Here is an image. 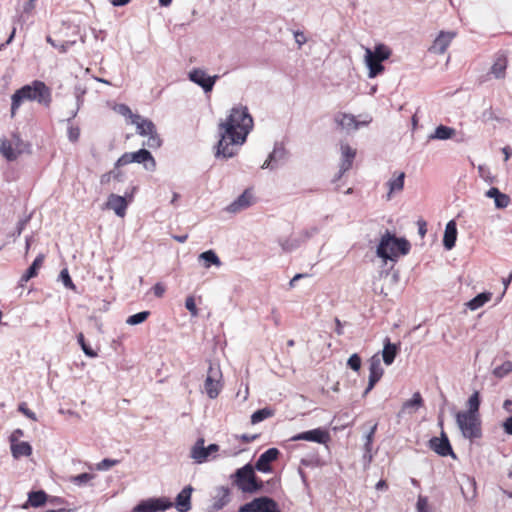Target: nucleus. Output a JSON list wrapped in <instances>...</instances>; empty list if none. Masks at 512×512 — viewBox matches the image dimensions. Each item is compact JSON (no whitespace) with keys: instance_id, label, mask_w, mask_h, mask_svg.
I'll list each match as a JSON object with an SVG mask.
<instances>
[{"instance_id":"9b49d317","label":"nucleus","mask_w":512,"mask_h":512,"mask_svg":"<svg viewBox=\"0 0 512 512\" xmlns=\"http://www.w3.org/2000/svg\"><path fill=\"white\" fill-rule=\"evenodd\" d=\"M290 441H309V442H315L318 444L327 445L330 440L331 436L329 431L326 428L323 427H317L311 430L303 431L298 434H295L292 436Z\"/></svg>"},{"instance_id":"13d9d810","label":"nucleus","mask_w":512,"mask_h":512,"mask_svg":"<svg viewBox=\"0 0 512 512\" xmlns=\"http://www.w3.org/2000/svg\"><path fill=\"white\" fill-rule=\"evenodd\" d=\"M75 98H76V106L80 108L84 102V95L86 93V90L82 88L81 86L75 87Z\"/></svg>"},{"instance_id":"423d86ee","label":"nucleus","mask_w":512,"mask_h":512,"mask_svg":"<svg viewBox=\"0 0 512 512\" xmlns=\"http://www.w3.org/2000/svg\"><path fill=\"white\" fill-rule=\"evenodd\" d=\"M130 163L142 164L144 169L150 172L155 171L157 166L152 153L145 148H141L135 152L124 153L117 159L116 167H123Z\"/></svg>"},{"instance_id":"4468645a","label":"nucleus","mask_w":512,"mask_h":512,"mask_svg":"<svg viewBox=\"0 0 512 512\" xmlns=\"http://www.w3.org/2000/svg\"><path fill=\"white\" fill-rule=\"evenodd\" d=\"M288 158V151L282 142L274 144L273 151L268 155L267 159L261 166L262 169L275 170L283 165Z\"/></svg>"},{"instance_id":"c756f323","label":"nucleus","mask_w":512,"mask_h":512,"mask_svg":"<svg viewBox=\"0 0 512 512\" xmlns=\"http://www.w3.org/2000/svg\"><path fill=\"white\" fill-rule=\"evenodd\" d=\"M455 133L454 128L441 124L428 136V140H448L451 139Z\"/></svg>"},{"instance_id":"473e14b6","label":"nucleus","mask_w":512,"mask_h":512,"mask_svg":"<svg viewBox=\"0 0 512 512\" xmlns=\"http://www.w3.org/2000/svg\"><path fill=\"white\" fill-rule=\"evenodd\" d=\"M199 260L203 262L205 268H210L212 265L220 266L221 261L214 250H207L199 255Z\"/></svg>"},{"instance_id":"a878e982","label":"nucleus","mask_w":512,"mask_h":512,"mask_svg":"<svg viewBox=\"0 0 512 512\" xmlns=\"http://www.w3.org/2000/svg\"><path fill=\"white\" fill-rule=\"evenodd\" d=\"M485 195L486 197L494 200V204L497 209H504L511 202L509 195L501 192L497 187H491L486 191Z\"/></svg>"},{"instance_id":"72a5a7b5","label":"nucleus","mask_w":512,"mask_h":512,"mask_svg":"<svg viewBox=\"0 0 512 512\" xmlns=\"http://www.w3.org/2000/svg\"><path fill=\"white\" fill-rule=\"evenodd\" d=\"M424 400L420 392H415L412 397L406 400L402 405V411L407 412L410 409H419L423 407Z\"/></svg>"},{"instance_id":"e2e57ef3","label":"nucleus","mask_w":512,"mask_h":512,"mask_svg":"<svg viewBox=\"0 0 512 512\" xmlns=\"http://www.w3.org/2000/svg\"><path fill=\"white\" fill-rule=\"evenodd\" d=\"M165 290H166V289H165V286H164L162 283H160V282L156 283V284L152 287V291H153L154 295H155L156 297H158V298H160V297H162V296L164 295Z\"/></svg>"},{"instance_id":"6e6552de","label":"nucleus","mask_w":512,"mask_h":512,"mask_svg":"<svg viewBox=\"0 0 512 512\" xmlns=\"http://www.w3.org/2000/svg\"><path fill=\"white\" fill-rule=\"evenodd\" d=\"M171 507H173V503L165 496L150 497L140 500L132 508V512H165Z\"/></svg>"},{"instance_id":"4c0bfd02","label":"nucleus","mask_w":512,"mask_h":512,"mask_svg":"<svg viewBox=\"0 0 512 512\" xmlns=\"http://www.w3.org/2000/svg\"><path fill=\"white\" fill-rule=\"evenodd\" d=\"M405 173L400 172L396 178L390 179L387 182L389 187L388 199H390L391 194L396 191H401L404 187Z\"/></svg>"},{"instance_id":"3c124183","label":"nucleus","mask_w":512,"mask_h":512,"mask_svg":"<svg viewBox=\"0 0 512 512\" xmlns=\"http://www.w3.org/2000/svg\"><path fill=\"white\" fill-rule=\"evenodd\" d=\"M119 463V460L117 459H110V458H104L102 461L96 464V470L98 471H107L111 467L117 465Z\"/></svg>"},{"instance_id":"8fccbe9b","label":"nucleus","mask_w":512,"mask_h":512,"mask_svg":"<svg viewBox=\"0 0 512 512\" xmlns=\"http://www.w3.org/2000/svg\"><path fill=\"white\" fill-rule=\"evenodd\" d=\"M43 262H44V255L43 254H39V255L36 256V258L33 260L31 265L26 270H28L29 272H31L32 274L37 276L39 269L43 265Z\"/></svg>"},{"instance_id":"052dcab7","label":"nucleus","mask_w":512,"mask_h":512,"mask_svg":"<svg viewBox=\"0 0 512 512\" xmlns=\"http://www.w3.org/2000/svg\"><path fill=\"white\" fill-rule=\"evenodd\" d=\"M112 179L117 182L124 181V173L120 170V167H116V162L114 163V168L111 170Z\"/></svg>"},{"instance_id":"f8f14e48","label":"nucleus","mask_w":512,"mask_h":512,"mask_svg":"<svg viewBox=\"0 0 512 512\" xmlns=\"http://www.w3.org/2000/svg\"><path fill=\"white\" fill-rule=\"evenodd\" d=\"M188 79L201 87L205 93H209L213 90L216 81L219 79L218 75L210 76L205 70L201 68H193L188 73Z\"/></svg>"},{"instance_id":"5fc2aeb1","label":"nucleus","mask_w":512,"mask_h":512,"mask_svg":"<svg viewBox=\"0 0 512 512\" xmlns=\"http://www.w3.org/2000/svg\"><path fill=\"white\" fill-rule=\"evenodd\" d=\"M17 410L22 413L23 415H25L27 418H29L30 420H33V421H37V416L36 414L30 410L28 408V405L26 402H20L18 404V408Z\"/></svg>"},{"instance_id":"c03bdc74","label":"nucleus","mask_w":512,"mask_h":512,"mask_svg":"<svg viewBox=\"0 0 512 512\" xmlns=\"http://www.w3.org/2000/svg\"><path fill=\"white\" fill-rule=\"evenodd\" d=\"M46 41L61 53H66L75 44V41H64L60 43L55 41L51 36H47Z\"/></svg>"},{"instance_id":"a18cd8bd","label":"nucleus","mask_w":512,"mask_h":512,"mask_svg":"<svg viewBox=\"0 0 512 512\" xmlns=\"http://www.w3.org/2000/svg\"><path fill=\"white\" fill-rule=\"evenodd\" d=\"M58 280L61 281L65 288L75 291L76 286L72 281V278L69 274V271L67 268H64L60 271Z\"/></svg>"},{"instance_id":"ea45409f","label":"nucleus","mask_w":512,"mask_h":512,"mask_svg":"<svg viewBox=\"0 0 512 512\" xmlns=\"http://www.w3.org/2000/svg\"><path fill=\"white\" fill-rule=\"evenodd\" d=\"M374 58H377L381 62L387 60L391 56V50L385 44H377L372 50Z\"/></svg>"},{"instance_id":"20e7f679","label":"nucleus","mask_w":512,"mask_h":512,"mask_svg":"<svg viewBox=\"0 0 512 512\" xmlns=\"http://www.w3.org/2000/svg\"><path fill=\"white\" fill-rule=\"evenodd\" d=\"M231 478L233 479V483L243 493L255 494L264 489L265 483L255 474L251 463H247L241 468H238Z\"/></svg>"},{"instance_id":"9d476101","label":"nucleus","mask_w":512,"mask_h":512,"mask_svg":"<svg viewBox=\"0 0 512 512\" xmlns=\"http://www.w3.org/2000/svg\"><path fill=\"white\" fill-rule=\"evenodd\" d=\"M221 378L222 373L219 366L210 364L204 382L205 392L210 399H215L218 397L222 389Z\"/></svg>"},{"instance_id":"dca6fc26","label":"nucleus","mask_w":512,"mask_h":512,"mask_svg":"<svg viewBox=\"0 0 512 512\" xmlns=\"http://www.w3.org/2000/svg\"><path fill=\"white\" fill-rule=\"evenodd\" d=\"M384 373V370L381 366V357L380 353L374 354L369 359V380L366 389L363 392V397H365L380 381Z\"/></svg>"},{"instance_id":"c9c22d12","label":"nucleus","mask_w":512,"mask_h":512,"mask_svg":"<svg viewBox=\"0 0 512 512\" xmlns=\"http://www.w3.org/2000/svg\"><path fill=\"white\" fill-rule=\"evenodd\" d=\"M481 395L479 391H474L467 400L468 409L465 411L466 413L480 415L479 409L481 405Z\"/></svg>"},{"instance_id":"4d7b16f0","label":"nucleus","mask_w":512,"mask_h":512,"mask_svg":"<svg viewBox=\"0 0 512 512\" xmlns=\"http://www.w3.org/2000/svg\"><path fill=\"white\" fill-rule=\"evenodd\" d=\"M185 308L191 313L192 316L198 315V309L194 297L189 296L186 298Z\"/></svg>"},{"instance_id":"7c9ffc66","label":"nucleus","mask_w":512,"mask_h":512,"mask_svg":"<svg viewBox=\"0 0 512 512\" xmlns=\"http://www.w3.org/2000/svg\"><path fill=\"white\" fill-rule=\"evenodd\" d=\"M48 500V494L44 490L30 491L28 493L27 503L34 507H42Z\"/></svg>"},{"instance_id":"79ce46f5","label":"nucleus","mask_w":512,"mask_h":512,"mask_svg":"<svg viewBox=\"0 0 512 512\" xmlns=\"http://www.w3.org/2000/svg\"><path fill=\"white\" fill-rule=\"evenodd\" d=\"M149 315H150V311H147V310L140 311L138 313L130 315L126 319V324L131 325V326L139 325V324L145 322L147 320V318L149 317Z\"/></svg>"},{"instance_id":"f03ea898","label":"nucleus","mask_w":512,"mask_h":512,"mask_svg":"<svg viewBox=\"0 0 512 512\" xmlns=\"http://www.w3.org/2000/svg\"><path fill=\"white\" fill-rule=\"evenodd\" d=\"M36 101L49 107L52 102L51 89L40 80H33L30 84L23 85L11 96V116L13 117L23 101Z\"/></svg>"},{"instance_id":"1a4fd4ad","label":"nucleus","mask_w":512,"mask_h":512,"mask_svg":"<svg viewBox=\"0 0 512 512\" xmlns=\"http://www.w3.org/2000/svg\"><path fill=\"white\" fill-rule=\"evenodd\" d=\"M238 512H280V508L273 498L260 496L241 505Z\"/></svg>"},{"instance_id":"cd10ccee","label":"nucleus","mask_w":512,"mask_h":512,"mask_svg":"<svg viewBox=\"0 0 512 512\" xmlns=\"http://www.w3.org/2000/svg\"><path fill=\"white\" fill-rule=\"evenodd\" d=\"M23 149H14L13 143L6 138H0V153L7 161H15Z\"/></svg>"},{"instance_id":"6ab92c4d","label":"nucleus","mask_w":512,"mask_h":512,"mask_svg":"<svg viewBox=\"0 0 512 512\" xmlns=\"http://www.w3.org/2000/svg\"><path fill=\"white\" fill-rule=\"evenodd\" d=\"M192 492L193 487L191 485H187L177 494L173 506L178 512H188L191 510Z\"/></svg>"},{"instance_id":"bf43d9fd","label":"nucleus","mask_w":512,"mask_h":512,"mask_svg":"<svg viewBox=\"0 0 512 512\" xmlns=\"http://www.w3.org/2000/svg\"><path fill=\"white\" fill-rule=\"evenodd\" d=\"M292 32H293L295 42L297 43L298 47L301 48L307 42V38H306L304 32H302L300 30H295Z\"/></svg>"},{"instance_id":"39448f33","label":"nucleus","mask_w":512,"mask_h":512,"mask_svg":"<svg viewBox=\"0 0 512 512\" xmlns=\"http://www.w3.org/2000/svg\"><path fill=\"white\" fill-rule=\"evenodd\" d=\"M455 418L456 424L464 438L474 440L482 437L480 415L459 411L456 413Z\"/></svg>"},{"instance_id":"7ed1b4c3","label":"nucleus","mask_w":512,"mask_h":512,"mask_svg":"<svg viewBox=\"0 0 512 512\" xmlns=\"http://www.w3.org/2000/svg\"><path fill=\"white\" fill-rule=\"evenodd\" d=\"M410 249L411 244L406 238L397 237L386 230L376 247V255L384 262L396 261L400 255H407Z\"/></svg>"},{"instance_id":"bb28decb","label":"nucleus","mask_w":512,"mask_h":512,"mask_svg":"<svg viewBox=\"0 0 512 512\" xmlns=\"http://www.w3.org/2000/svg\"><path fill=\"white\" fill-rule=\"evenodd\" d=\"M133 124L136 125L137 133L141 136H148L156 131L155 124L146 118H142L140 115H134Z\"/></svg>"},{"instance_id":"4be33fe9","label":"nucleus","mask_w":512,"mask_h":512,"mask_svg":"<svg viewBox=\"0 0 512 512\" xmlns=\"http://www.w3.org/2000/svg\"><path fill=\"white\" fill-rule=\"evenodd\" d=\"M455 36L456 33L453 31H441L434 40L430 50L437 54H443Z\"/></svg>"},{"instance_id":"e433bc0d","label":"nucleus","mask_w":512,"mask_h":512,"mask_svg":"<svg viewBox=\"0 0 512 512\" xmlns=\"http://www.w3.org/2000/svg\"><path fill=\"white\" fill-rule=\"evenodd\" d=\"M278 243L283 252L289 253L299 248L303 243V240H301V238H280Z\"/></svg>"},{"instance_id":"aec40b11","label":"nucleus","mask_w":512,"mask_h":512,"mask_svg":"<svg viewBox=\"0 0 512 512\" xmlns=\"http://www.w3.org/2000/svg\"><path fill=\"white\" fill-rule=\"evenodd\" d=\"M364 61H365L366 67L368 68V77L369 78H375L384 72L383 62H381L377 58H374V56L372 54V49H370V48L365 49Z\"/></svg>"},{"instance_id":"49530a36","label":"nucleus","mask_w":512,"mask_h":512,"mask_svg":"<svg viewBox=\"0 0 512 512\" xmlns=\"http://www.w3.org/2000/svg\"><path fill=\"white\" fill-rule=\"evenodd\" d=\"M510 372H512V361H505L493 370V374L497 378H504Z\"/></svg>"},{"instance_id":"5701e85b","label":"nucleus","mask_w":512,"mask_h":512,"mask_svg":"<svg viewBox=\"0 0 512 512\" xmlns=\"http://www.w3.org/2000/svg\"><path fill=\"white\" fill-rule=\"evenodd\" d=\"M10 450L13 458L15 459L29 457L33 452V448L29 442L16 441L15 439H10Z\"/></svg>"},{"instance_id":"0eeeda50","label":"nucleus","mask_w":512,"mask_h":512,"mask_svg":"<svg viewBox=\"0 0 512 512\" xmlns=\"http://www.w3.org/2000/svg\"><path fill=\"white\" fill-rule=\"evenodd\" d=\"M136 190L137 187L132 186L130 191H125L123 196L111 193L107 198L105 204L106 208L113 210L118 217H124L129 203L132 202L134 198Z\"/></svg>"},{"instance_id":"680f3d73","label":"nucleus","mask_w":512,"mask_h":512,"mask_svg":"<svg viewBox=\"0 0 512 512\" xmlns=\"http://www.w3.org/2000/svg\"><path fill=\"white\" fill-rule=\"evenodd\" d=\"M352 164L353 162L346 161V159H341L340 170L336 179H340L342 175L352 167Z\"/></svg>"},{"instance_id":"a211bd4d","label":"nucleus","mask_w":512,"mask_h":512,"mask_svg":"<svg viewBox=\"0 0 512 512\" xmlns=\"http://www.w3.org/2000/svg\"><path fill=\"white\" fill-rule=\"evenodd\" d=\"M215 495L213 496V503L209 506L208 512H218L223 509L231 500L230 489L226 486L216 488Z\"/></svg>"},{"instance_id":"09e8293b","label":"nucleus","mask_w":512,"mask_h":512,"mask_svg":"<svg viewBox=\"0 0 512 512\" xmlns=\"http://www.w3.org/2000/svg\"><path fill=\"white\" fill-rule=\"evenodd\" d=\"M361 364H362V360H361V357L359 356V354L357 353H353L349 358H348V361H347V366L355 371V372H358L361 368Z\"/></svg>"},{"instance_id":"603ef678","label":"nucleus","mask_w":512,"mask_h":512,"mask_svg":"<svg viewBox=\"0 0 512 512\" xmlns=\"http://www.w3.org/2000/svg\"><path fill=\"white\" fill-rule=\"evenodd\" d=\"M146 145L149 148H153V149H157V148L161 147L162 140H161L160 136L158 135L157 130L154 133H151L148 135V140H147Z\"/></svg>"},{"instance_id":"c85d7f7f","label":"nucleus","mask_w":512,"mask_h":512,"mask_svg":"<svg viewBox=\"0 0 512 512\" xmlns=\"http://www.w3.org/2000/svg\"><path fill=\"white\" fill-rule=\"evenodd\" d=\"M335 121L341 128L347 130H357L360 126V123L352 114H339L335 117Z\"/></svg>"},{"instance_id":"a19ab883","label":"nucleus","mask_w":512,"mask_h":512,"mask_svg":"<svg viewBox=\"0 0 512 512\" xmlns=\"http://www.w3.org/2000/svg\"><path fill=\"white\" fill-rule=\"evenodd\" d=\"M95 477L92 473H81L70 477V482L76 486L82 487L87 485Z\"/></svg>"},{"instance_id":"412c9836","label":"nucleus","mask_w":512,"mask_h":512,"mask_svg":"<svg viewBox=\"0 0 512 512\" xmlns=\"http://www.w3.org/2000/svg\"><path fill=\"white\" fill-rule=\"evenodd\" d=\"M399 352L400 343H392L389 337H385L383 340V349L381 352L383 362L387 366L392 365Z\"/></svg>"},{"instance_id":"2f4dec72","label":"nucleus","mask_w":512,"mask_h":512,"mask_svg":"<svg viewBox=\"0 0 512 512\" xmlns=\"http://www.w3.org/2000/svg\"><path fill=\"white\" fill-rule=\"evenodd\" d=\"M491 296L492 294L490 292L479 293L467 302V307L475 311L485 305L491 299Z\"/></svg>"},{"instance_id":"338daca9","label":"nucleus","mask_w":512,"mask_h":512,"mask_svg":"<svg viewBox=\"0 0 512 512\" xmlns=\"http://www.w3.org/2000/svg\"><path fill=\"white\" fill-rule=\"evenodd\" d=\"M28 221H29V218L21 219L20 221H18L14 235L20 236Z\"/></svg>"},{"instance_id":"b1692460","label":"nucleus","mask_w":512,"mask_h":512,"mask_svg":"<svg viewBox=\"0 0 512 512\" xmlns=\"http://www.w3.org/2000/svg\"><path fill=\"white\" fill-rule=\"evenodd\" d=\"M252 198V194L248 189H246L241 195H239L232 203L227 206V211L236 213L248 208L252 203Z\"/></svg>"},{"instance_id":"774afa93","label":"nucleus","mask_w":512,"mask_h":512,"mask_svg":"<svg viewBox=\"0 0 512 512\" xmlns=\"http://www.w3.org/2000/svg\"><path fill=\"white\" fill-rule=\"evenodd\" d=\"M318 233V228L317 227H313L311 229H306L302 232L303 234V242L309 238H311L313 235L317 234Z\"/></svg>"},{"instance_id":"f3484780","label":"nucleus","mask_w":512,"mask_h":512,"mask_svg":"<svg viewBox=\"0 0 512 512\" xmlns=\"http://www.w3.org/2000/svg\"><path fill=\"white\" fill-rule=\"evenodd\" d=\"M280 455L281 452L278 448L271 447L267 449L258 457L255 465L253 466L254 470L261 473L273 472L272 463L277 461Z\"/></svg>"},{"instance_id":"f704fd0d","label":"nucleus","mask_w":512,"mask_h":512,"mask_svg":"<svg viewBox=\"0 0 512 512\" xmlns=\"http://www.w3.org/2000/svg\"><path fill=\"white\" fill-rule=\"evenodd\" d=\"M507 68V58L504 55H500L496 58L495 62L491 67V73L496 78H502L505 75V71Z\"/></svg>"},{"instance_id":"864d4df0","label":"nucleus","mask_w":512,"mask_h":512,"mask_svg":"<svg viewBox=\"0 0 512 512\" xmlns=\"http://www.w3.org/2000/svg\"><path fill=\"white\" fill-rule=\"evenodd\" d=\"M342 151V159H346V161L353 162L356 156V150L350 147L348 144L341 145Z\"/></svg>"},{"instance_id":"58836bf2","label":"nucleus","mask_w":512,"mask_h":512,"mask_svg":"<svg viewBox=\"0 0 512 512\" xmlns=\"http://www.w3.org/2000/svg\"><path fill=\"white\" fill-rule=\"evenodd\" d=\"M274 415V410L270 407H264L261 409L256 410L251 415V423L257 424L264 420H266L269 417H272Z\"/></svg>"},{"instance_id":"2eb2a0df","label":"nucleus","mask_w":512,"mask_h":512,"mask_svg":"<svg viewBox=\"0 0 512 512\" xmlns=\"http://www.w3.org/2000/svg\"><path fill=\"white\" fill-rule=\"evenodd\" d=\"M219 451V445L211 443L207 447L204 446V439L198 438L191 449V458L198 464H202L209 460V457Z\"/></svg>"},{"instance_id":"37998d69","label":"nucleus","mask_w":512,"mask_h":512,"mask_svg":"<svg viewBox=\"0 0 512 512\" xmlns=\"http://www.w3.org/2000/svg\"><path fill=\"white\" fill-rule=\"evenodd\" d=\"M77 342L80 345L83 353L89 358L97 357V352L86 342L83 333L77 335Z\"/></svg>"},{"instance_id":"de8ad7c7","label":"nucleus","mask_w":512,"mask_h":512,"mask_svg":"<svg viewBox=\"0 0 512 512\" xmlns=\"http://www.w3.org/2000/svg\"><path fill=\"white\" fill-rule=\"evenodd\" d=\"M416 511L417 512H434L432 507L429 504V500L427 496L418 495L416 502Z\"/></svg>"},{"instance_id":"393cba45","label":"nucleus","mask_w":512,"mask_h":512,"mask_svg":"<svg viewBox=\"0 0 512 512\" xmlns=\"http://www.w3.org/2000/svg\"><path fill=\"white\" fill-rule=\"evenodd\" d=\"M457 224L455 220H450L445 227L443 236V246L446 250H451L455 247L457 240Z\"/></svg>"},{"instance_id":"6e6d98bb","label":"nucleus","mask_w":512,"mask_h":512,"mask_svg":"<svg viewBox=\"0 0 512 512\" xmlns=\"http://www.w3.org/2000/svg\"><path fill=\"white\" fill-rule=\"evenodd\" d=\"M67 136L70 142H77L80 137V128L78 126L69 125L67 128Z\"/></svg>"},{"instance_id":"ddd939ff","label":"nucleus","mask_w":512,"mask_h":512,"mask_svg":"<svg viewBox=\"0 0 512 512\" xmlns=\"http://www.w3.org/2000/svg\"><path fill=\"white\" fill-rule=\"evenodd\" d=\"M428 447L441 457L451 456L453 459L457 458L450 440L443 430L439 437L434 436L428 441Z\"/></svg>"},{"instance_id":"0e129e2a","label":"nucleus","mask_w":512,"mask_h":512,"mask_svg":"<svg viewBox=\"0 0 512 512\" xmlns=\"http://www.w3.org/2000/svg\"><path fill=\"white\" fill-rule=\"evenodd\" d=\"M502 428L507 435H512V416L507 417L503 421Z\"/></svg>"},{"instance_id":"f257e3e1","label":"nucleus","mask_w":512,"mask_h":512,"mask_svg":"<svg viewBox=\"0 0 512 512\" xmlns=\"http://www.w3.org/2000/svg\"><path fill=\"white\" fill-rule=\"evenodd\" d=\"M254 126L253 118L246 106L231 108L225 121L218 124L219 140L214 146L216 159L228 160L238 153Z\"/></svg>"},{"instance_id":"69168bd1","label":"nucleus","mask_w":512,"mask_h":512,"mask_svg":"<svg viewBox=\"0 0 512 512\" xmlns=\"http://www.w3.org/2000/svg\"><path fill=\"white\" fill-rule=\"evenodd\" d=\"M376 430H377V424H374L370 428L368 433L365 435V443H368V445L369 444H373V439H374V435H375Z\"/></svg>"}]
</instances>
